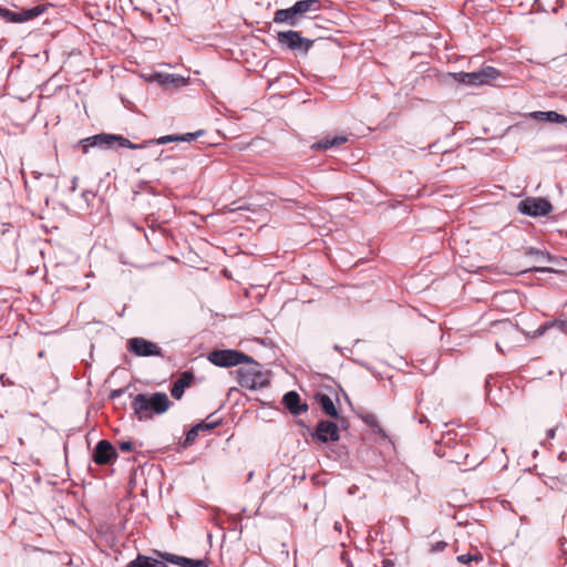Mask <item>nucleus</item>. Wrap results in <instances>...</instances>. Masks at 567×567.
Listing matches in <instances>:
<instances>
[{
    "label": "nucleus",
    "instance_id": "1",
    "mask_svg": "<svg viewBox=\"0 0 567 567\" xmlns=\"http://www.w3.org/2000/svg\"><path fill=\"white\" fill-rule=\"evenodd\" d=\"M131 406L140 421L153 417V414H163L169 406L171 401L166 393L155 392L153 394L140 393L133 398Z\"/></svg>",
    "mask_w": 567,
    "mask_h": 567
},
{
    "label": "nucleus",
    "instance_id": "2",
    "mask_svg": "<svg viewBox=\"0 0 567 567\" xmlns=\"http://www.w3.org/2000/svg\"><path fill=\"white\" fill-rule=\"evenodd\" d=\"M320 9L319 0H299L289 8L277 10L274 14V22L298 27L308 13H316Z\"/></svg>",
    "mask_w": 567,
    "mask_h": 567
},
{
    "label": "nucleus",
    "instance_id": "3",
    "mask_svg": "<svg viewBox=\"0 0 567 567\" xmlns=\"http://www.w3.org/2000/svg\"><path fill=\"white\" fill-rule=\"evenodd\" d=\"M153 141H146L142 144H134L130 140L125 138L122 135L115 134H106L101 133L87 138H84L80 142L83 153H87L90 147H101V148H113L115 144L122 147H127L131 150L145 148L151 145Z\"/></svg>",
    "mask_w": 567,
    "mask_h": 567
},
{
    "label": "nucleus",
    "instance_id": "4",
    "mask_svg": "<svg viewBox=\"0 0 567 567\" xmlns=\"http://www.w3.org/2000/svg\"><path fill=\"white\" fill-rule=\"evenodd\" d=\"M244 367L236 370L238 383L246 389L257 390L269 384V380L261 371V365L251 357L249 361L244 362Z\"/></svg>",
    "mask_w": 567,
    "mask_h": 567
},
{
    "label": "nucleus",
    "instance_id": "5",
    "mask_svg": "<svg viewBox=\"0 0 567 567\" xmlns=\"http://www.w3.org/2000/svg\"><path fill=\"white\" fill-rule=\"evenodd\" d=\"M499 75L501 73L495 68L485 66L477 72L447 73L444 75V82L453 80L454 82L462 84L477 85L488 83L489 81L497 79Z\"/></svg>",
    "mask_w": 567,
    "mask_h": 567
},
{
    "label": "nucleus",
    "instance_id": "6",
    "mask_svg": "<svg viewBox=\"0 0 567 567\" xmlns=\"http://www.w3.org/2000/svg\"><path fill=\"white\" fill-rule=\"evenodd\" d=\"M277 41L282 48L303 54L309 52L315 42L313 40L301 37L300 32L295 30L278 32Z\"/></svg>",
    "mask_w": 567,
    "mask_h": 567
},
{
    "label": "nucleus",
    "instance_id": "7",
    "mask_svg": "<svg viewBox=\"0 0 567 567\" xmlns=\"http://www.w3.org/2000/svg\"><path fill=\"white\" fill-rule=\"evenodd\" d=\"M207 359L217 367L228 368L244 364L250 357L238 350L225 349L209 352Z\"/></svg>",
    "mask_w": 567,
    "mask_h": 567
},
{
    "label": "nucleus",
    "instance_id": "8",
    "mask_svg": "<svg viewBox=\"0 0 567 567\" xmlns=\"http://www.w3.org/2000/svg\"><path fill=\"white\" fill-rule=\"evenodd\" d=\"M551 210L553 205L544 197H527L518 204V212L530 217H544Z\"/></svg>",
    "mask_w": 567,
    "mask_h": 567
},
{
    "label": "nucleus",
    "instance_id": "9",
    "mask_svg": "<svg viewBox=\"0 0 567 567\" xmlns=\"http://www.w3.org/2000/svg\"><path fill=\"white\" fill-rule=\"evenodd\" d=\"M127 349L137 357H163L162 349L155 342L141 337L130 339Z\"/></svg>",
    "mask_w": 567,
    "mask_h": 567
},
{
    "label": "nucleus",
    "instance_id": "10",
    "mask_svg": "<svg viewBox=\"0 0 567 567\" xmlns=\"http://www.w3.org/2000/svg\"><path fill=\"white\" fill-rule=\"evenodd\" d=\"M117 456L115 447L107 440L99 441L92 453V458L97 465L112 464Z\"/></svg>",
    "mask_w": 567,
    "mask_h": 567
},
{
    "label": "nucleus",
    "instance_id": "11",
    "mask_svg": "<svg viewBox=\"0 0 567 567\" xmlns=\"http://www.w3.org/2000/svg\"><path fill=\"white\" fill-rule=\"evenodd\" d=\"M313 440H318L322 443L329 441L336 442L340 439L337 423L329 420H322L317 424V429L311 433Z\"/></svg>",
    "mask_w": 567,
    "mask_h": 567
},
{
    "label": "nucleus",
    "instance_id": "12",
    "mask_svg": "<svg viewBox=\"0 0 567 567\" xmlns=\"http://www.w3.org/2000/svg\"><path fill=\"white\" fill-rule=\"evenodd\" d=\"M161 557L165 561L172 563L181 567H208V563L206 559H193L169 553L161 554Z\"/></svg>",
    "mask_w": 567,
    "mask_h": 567
},
{
    "label": "nucleus",
    "instance_id": "13",
    "mask_svg": "<svg viewBox=\"0 0 567 567\" xmlns=\"http://www.w3.org/2000/svg\"><path fill=\"white\" fill-rule=\"evenodd\" d=\"M282 402L293 415H299L308 410V405L306 403H301L300 395L296 391L287 392L282 398Z\"/></svg>",
    "mask_w": 567,
    "mask_h": 567
},
{
    "label": "nucleus",
    "instance_id": "14",
    "mask_svg": "<svg viewBox=\"0 0 567 567\" xmlns=\"http://www.w3.org/2000/svg\"><path fill=\"white\" fill-rule=\"evenodd\" d=\"M218 424H219V421H203L200 423L195 424L187 432L184 445L187 446V445L193 444L196 441L199 432L210 431V430L215 429L216 426H218Z\"/></svg>",
    "mask_w": 567,
    "mask_h": 567
},
{
    "label": "nucleus",
    "instance_id": "15",
    "mask_svg": "<svg viewBox=\"0 0 567 567\" xmlns=\"http://www.w3.org/2000/svg\"><path fill=\"white\" fill-rule=\"evenodd\" d=\"M193 380L194 374L190 371L183 372L172 386V396L179 400L183 396L185 389L192 384Z\"/></svg>",
    "mask_w": 567,
    "mask_h": 567
},
{
    "label": "nucleus",
    "instance_id": "16",
    "mask_svg": "<svg viewBox=\"0 0 567 567\" xmlns=\"http://www.w3.org/2000/svg\"><path fill=\"white\" fill-rule=\"evenodd\" d=\"M529 117L542 122L567 124V116L555 111H534L529 113Z\"/></svg>",
    "mask_w": 567,
    "mask_h": 567
},
{
    "label": "nucleus",
    "instance_id": "17",
    "mask_svg": "<svg viewBox=\"0 0 567 567\" xmlns=\"http://www.w3.org/2000/svg\"><path fill=\"white\" fill-rule=\"evenodd\" d=\"M316 399L326 415L332 419H337L339 416L338 410L334 406L332 399L328 394L319 393Z\"/></svg>",
    "mask_w": 567,
    "mask_h": 567
},
{
    "label": "nucleus",
    "instance_id": "18",
    "mask_svg": "<svg viewBox=\"0 0 567 567\" xmlns=\"http://www.w3.org/2000/svg\"><path fill=\"white\" fill-rule=\"evenodd\" d=\"M126 567H167V565L162 560L140 554L134 560L130 561Z\"/></svg>",
    "mask_w": 567,
    "mask_h": 567
},
{
    "label": "nucleus",
    "instance_id": "19",
    "mask_svg": "<svg viewBox=\"0 0 567 567\" xmlns=\"http://www.w3.org/2000/svg\"><path fill=\"white\" fill-rule=\"evenodd\" d=\"M347 142L346 136L326 137L312 145L315 150H329Z\"/></svg>",
    "mask_w": 567,
    "mask_h": 567
},
{
    "label": "nucleus",
    "instance_id": "20",
    "mask_svg": "<svg viewBox=\"0 0 567 567\" xmlns=\"http://www.w3.org/2000/svg\"><path fill=\"white\" fill-rule=\"evenodd\" d=\"M44 10H45L44 6H35L31 9H25V10H22L21 12H17V18L19 20H16V23H21V22L32 20V19L39 17L40 14H42L44 12Z\"/></svg>",
    "mask_w": 567,
    "mask_h": 567
},
{
    "label": "nucleus",
    "instance_id": "21",
    "mask_svg": "<svg viewBox=\"0 0 567 567\" xmlns=\"http://www.w3.org/2000/svg\"><path fill=\"white\" fill-rule=\"evenodd\" d=\"M158 81L166 86H181L186 84V79L177 74H158Z\"/></svg>",
    "mask_w": 567,
    "mask_h": 567
},
{
    "label": "nucleus",
    "instance_id": "22",
    "mask_svg": "<svg viewBox=\"0 0 567 567\" xmlns=\"http://www.w3.org/2000/svg\"><path fill=\"white\" fill-rule=\"evenodd\" d=\"M526 255L534 257L535 261L538 264L553 262L554 260V257L549 252L533 247L528 248Z\"/></svg>",
    "mask_w": 567,
    "mask_h": 567
},
{
    "label": "nucleus",
    "instance_id": "23",
    "mask_svg": "<svg viewBox=\"0 0 567 567\" xmlns=\"http://www.w3.org/2000/svg\"><path fill=\"white\" fill-rule=\"evenodd\" d=\"M456 559L461 564H470L472 561H481L482 560V555L481 554H475V555L463 554V555L457 556Z\"/></svg>",
    "mask_w": 567,
    "mask_h": 567
},
{
    "label": "nucleus",
    "instance_id": "24",
    "mask_svg": "<svg viewBox=\"0 0 567 567\" xmlns=\"http://www.w3.org/2000/svg\"><path fill=\"white\" fill-rule=\"evenodd\" d=\"M0 18L4 19L7 22H14L19 20L17 18V12H13L7 8L0 7Z\"/></svg>",
    "mask_w": 567,
    "mask_h": 567
},
{
    "label": "nucleus",
    "instance_id": "25",
    "mask_svg": "<svg viewBox=\"0 0 567 567\" xmlns=\"http://www.w3.org/2000/svg\"><path fill=\"white\" fill-rule=\"evenodd\" d=\"M204 134V131L199 130L197 132H194V133H186V134H183V135H177V141H181V142H192L194 140H196L197 137L202 136Z\"/></svg>",
    "mask_w": 567,
    "mask_h": 567
},
{
    "label": "nucleus",
    "instance_id": "26",
    "mask_svg": "<svg viewBox=\"0 0 567 567\" xmlns=\"http://www.w3.org/2000/svg\"><path fill=\"white\" fill-rule=\"evenodd\" d=\"M550 327L556 328L564 333H567V319H557L550 321Z\"/></svg>",
    "mask_w": 567,
    "mask_h": 567
},
{
    "label": "nucleus",
    "instance_id": "27",
    "mask_svg": "<svg viewBox=\"0 0 567 567\" xmlns=\"http://www.w3.org/2000/svg\"><path fill=\"white\" fill-rule=\"evenodd\" d=\"M153 143H156V144H167V143H171V142H177V135H165V136H162L157 140H152Z\"/></svg>",
    "mask_w": 567,
    "mask_h": 567
},
{
    "label": "nucleus",
    "instance_id": "28",
    "mask_svg": "<svg viewBox=\"0 0 567 567\" xmlns=\"http://www.w3.org/2000/svg\"><path fill=\"white\" fill-rule=\"evenodd\" d=\"M528 271H533V272H555V270L550 267H532L528 269ZM524 272H527V270H525Z\"/></svg>",
    "mask_w": 567,
    "mask_h": 567
},
{
    "label": "nucleus",
    "instance_id": "29",
    "mask_svg": "<svg viewBox=\"0 0 567 567\" xmlns=\"http://www.w3.org/2000/svg\"><path fill=\"white\" fill-rule=\"evenodd\" d=\"M118 446L122 452H131L133 450V444L130 441H122Z\"/></svg>",
    "mask_w": 567,
    "mask_h": 567
},
{
    "label": "nucleus",
    "instance_id": "30",
    "mask_svg": "<svg viewBox=\"0 0 567 567\" xmlns=\"http://www.w3.org/2000/svg\"><path fill=\"white\" fill-rule=\"evenodd\" d=\"M447 544L443 540L441 542H437L435 543L433 546H432V551H442L446 548Z\"/></svg>",
    "mask_w": 567,
    "mask_h": 567
},
{
    "label": "nucleus",
    "instance_id": "31",
    "mask_svg": "<svg viewBox=\"0 0 567 567\" xmlns=\"http://www.w3.org/2000/svg\"><path fill=\"white\" fill-rule=\"evenodd\" d=\"M125 393V389H116V390H113L110 394V396L112 399H115V398H120L121 395H123Z\"/></svg>",
    "mask_w": 567,
    "mask_h": 567
},
{
    "label": "nucleus",
    "instance_id": "32",
    "mask_svg": "<svg viewBox=\"0 0 567 567\" xmlns=\"http://www.w3.org/2000/svg\"><path fill=\"white\" fill-rule=\"evenodd\" d=\"M549 328H551V327H550V322H547V323H545V324L540 326V327L536 330V333H537L538 336H542V334H544V333H545V331H546L547 329H549Z\"/></svg>",
    "mask_w": 567,
    "mask_h": 567
},
{
    "label": "nucleus",
    "instance_id": "33",
    "mask_svg": "<svg viewBox=\"0 0 567 567\" xmlns=\"http://www.w3.org/2000/svg\"><path fill=\"white\" fill-rule=\"evenodd\" d=\"M555 433H556V429H554V427L547 430V433H546L547 439H550V440L554 439L555 437Z\"/></svg>",
    "mask_w": 567,
    "mask_h": 567
},
{
    "label": "nucleus",
    "instance_id": "34",
    "mask_svg": "<svg viewBox=\"0 0 567 567\" xmlns=\"http://www.w3.org/2000/svg\"><path fill=\"white\" fill-rule=\"evenodd\" d=\"M419 422H420L421 424H422V423H427V422H429V420H427V417H426L425 415H422V416L420 417Z\"/></svg>",
    "mask_w": 567,
    "mask_h": 567
},
{
    "label": "nucleus",
    "instance_id": "35",
    "mask_svg": "<svg viewBox=\"0 0 567 567\" xmlns=\"http://www.w3.org/2000/svg\"><path fill=\"white\" fill-rule=\"evenodd\" d=\"M76 181H78V177H74V178H73V181H72V184H73L72 189H73V190H74V189H75V187H76Z\"/></svg>",
    "mask_w": 567,
    "mask_h": 567
},
{
    "label": "nucleus",
    "instance_id": "36",
    "mask_svg": "<svg viewBox=\"0 0 567 567\" xmlns=\"http://www.w3.org/2000/svg\"><path fill=\"white\" fill-rule=\"evenodd\" d=\"M334 528H336L337 530H341V524H340L339 522H337V523L334 524Z\"/></svg>",
    "mask_w": 567,
    "mask_h": 567
},
{
    "label": "nucleus",
    "instance_id": "37",
    "mask_svg": "<svg viewBox=\"0 0 567 567\" xmlns=\"http://www.w3.org/2000/svg\"><path fill=\"white\" fill-rule=\"evenodd\" d=\"M333 349H334V350H337V351H341V349H340V347H339L338 344H336V346L333 347Z\"/></svg>",
    "mask_w": 567,
    "mask_h": 567
},
{
    "label": "nucleus",
    "instance_id": "38",
    "mask_svg": "<svg viewBox=\"0 0 567 567\" xmlns=\"http://www.w3.org/2000/svg\"><path fill=\"white\" fill-rule=\"evenodd\" d=\"M2 445H3V444H2V443H0V447H2Z\"/></svg>",
    "mask_w": 567,
    "mask_h": 567
}]
</instances>
